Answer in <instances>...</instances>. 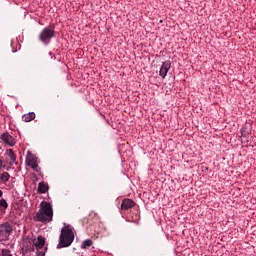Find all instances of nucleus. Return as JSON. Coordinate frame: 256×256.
Returning <instances> with one entry per match:
<instances>
[{
  "label": "nucleus",
  "instance_id": "obj_11",
  "mask_svg": "<svg viewBox=\"0 0 256 256\" xmlns=\"http://www.w3.org/2000/svg\"><path fill=\"white\" fill-rule=\"evenodd\" d=\"M33 119H35V112H29L22 116V121H25V123H29L33 121Z\"/></svg>",
  "mask_w": 256,
  "mask_h": 256
},
{
  "label": "nucleus",
  "instance_id": "obj_3",
  "mask_svg": "<svg viewBox=\"0 0 256 256\" xmlns=\"http://www.w3.org/2000/svg\"><path fill=\"white\" fill-rule=\"evenodd\" d=\"M55 37V29L46 27L39 34V40L44 43V45H49L51 39Z\"/></svg>",
  "mask_w": 256,
  "mask_h": 256
},
{
  "label": "nucleus",
  "instance_id": "obj_6",
  "mask_svg": "<svg viewBox=\"0 0 256 256\" xmlns=\"http://www.w3.org/2000/svg\"><path fill=\"white\" fill-rule=\"evenodd\" d=\"M34 243V247L37 249V253H38V256H45V254L47 253V247H45V237L43 236H38L36 240L33 241ZM44 248V251H41V249Z\"/></svg>",
  "mask_w": 256,
  "mask_h": 256
},
{
  "label": "nucleus",
  "instance_id": "obj_14",
  "mask_svg": "<svg viewBox=\"0 0 256 256\" xmlns=\"http://www.w3.org/2000/svg\"><path fill=\"white\" fill-rule=\"evenodd\" d=\"M91 245H93V240L91 239H86L82 242L81 244V249H87L89 247H91Z\"/></svg>",
  "mask_w": 256,
  "mask_h": 256
},
{
  "label": "nucleus",
  "instance_id": "obj_15",
  "mask_svg": "<svg viewBox=\"0 0 256 256\" xmlns=\"http://www.w3.org/2000/svg\"><path fill=\"white\" fill-rule=\"evenodd\" d=\"M9 205L7 204V201L5 199L0 200V211H3V209H7Z\"/></svg>",
  "mask_w": 256,
  "mask_h": 256
},
{
  "label": "nucleus",
  "instance_id": "obj_10",
  "mask_svg": "<svg viewBox=\"0 0 256 256\" xmlns=\"http://www.w3.org/2000/svg\"><path fill=\"white\" fill-rule=\"evenodd\" d=\"M48 191H49V184H47L46 182H40L38 184V193L44 194V193H47Z\"/></svg>",
  "mask_w": 256,
  "mask_h": 256
},
{
  "label": "nucleus",
  "instance_id": "obj_12",
  "mask_svg": "<svg viewBox=\"0 0 256 256\" xmlns=\"http://www.w3.org/2000/svg\"><path fill=\"white\" fill-rule=\"evenodd\" d=\"M7 155L10 158V160L12 161V163L17 165V156L15 155V152H13V149L7 150Z\"/></svg>",
  "mask_w": 256,
  "mask_h": 256
},
{
  "label": "nucleus",
  "instance_id": "obj_13",
  "mask_svg": "<svg viewBox=\"0 0 256 256\" xmlns=\"http://www.w3.org/2000/svg\"><path fill=\"white\" fill-rule=\"evenodd\" d=\"M11 179V175L8 172H3L0 174V183H7Z\"/></svg>",
  "mask_w": 256,
  "mask_h": 256
},
{
  "label": "nucleus",
  "instance_id": "obj_2",
  "mask_svg": "<svg viewBox=\"0 0 256 256\" xmlns=\"http://www.w3.org/2000/svg\"><path fill=\"white\" fill-rule=\"evenodd\" d=\"M75 241V234L73 233V228L70 225H66L62 228L59 243L57 249H63L64 247L71 246V243Z\"/></svg>",
  "mask_w": 256,
  "mask_h": 256
},
{
  "label": "nucleus",
  "instance_id": "obj_8",
  "mask_svg": "<svg viewBox=\"0 0 256 256\" xmlns=\"http://www.w3.org/2000/svg\"><path fill=\"white\" fill-rule=\"evenodd\" d=\"M169 69H171V61L167 60L162 63V66L159 71V75L160 77H162V79H165V77H167V73H169Z\"/></svg>",
  "mask_w": 256,
  "mask_h": 256
},
{
  "label": "nucleus",
  "instance_id": "obj_17",
  "mask_svg": "<svg viewBox=\"0 0 256 256\" xmlns=\"http://www.w3.org/2000/svg\"><path fill=\"white\" fill-rule=\"evenodd\" d=\"M6 165L3 162V158L0 157V173H1V169H5Z\"/></svg>",
  "mask_w": 256,
  "mask_h": 256
},
{
  "label": "nucleus",
  "instance_id": "obj_9",
  "mask_svg": "<svg viewBox=\"0 0 256 256\" xmlns=\"http://www.w3.org/2000/svg\"><path fill=\"white\" fill-rule=\"evenodd\" d=\"M135 207V201L126 198L122 201L121 209L122 211H128V209H133Z\"/></svg>",
  "mask_w": 256,
  "mask_h": 256
},
{
  "label": "nucleus",
  "instance_id": "obj_5",
  "mask_svg": "<svg viewBox=\"0 0 256 256\" xmlns=\"http://www.w3.org/2000/svg\"><path fill=\"white\" fill-rule=\"evenodd\" d=\"M26 165L31 167L33 171H36V173H41V168H39V158H37L35 155H32L30 152H28L26 156Z\"/></svg>",
  "mask_w": 256,
  "mask_h": 256
},
{
  "label": "nucleus",
  "instance_id": "obj_16",
  "mask_svg": "<svg viewBox=\"0 0 256 256\" xmlns=\"http://www.w3.org/2000/svg\"><path fill=\"white\" fill-rule=\"evenodd\" d=\"M1 253L2 256H11V250L9 249H2Z\"/></svg>",
  "mask_w": 256,
  "mask_h": 256
},
{
  "label": "nucleus",
  "instance_id": "obj_4",
  "mask_svg": "<svg viewBox=\"0 0 256 256\" xmlns=\"http://www.w3.org/2000/svg\"><path fill=\"white\" fill-rule=\"evenodd\" d=\"M13 233V226L9 222L0 225V241H9V237Z\"/></svg>",
  "mask_w": 256,
  "mask_h": 256
},
{
  "label": "nucleus",
  "instance_id": "obj_1",
  "mask_svg": "<svg viewBox=\"0 0 256 256\" xmlns=\"http://www.w3.org/2000/svg\"><path fill=\"white\" fill-rule=\"evenodd\" d=\"M33 220L39 223H51L53 221V206L51 203L42 201L38 212L34 214Z\"/></svg>",
  "mask_w": 256,
  "mask_h": 256
},
{
  "label": "nucleus",
  "instance_id": "obj_18",
  "mask_svg": "<svg viewBox=\"0 0 256 256\" xmlns=\"http://www.w3.org/2000/svg\"><path fill=\"white\" fill-rule=\"evenodd\" d=\"M3 197V191L0 190V198Z\"/></svg>",
  "mask_w": 256,
  "mask_h": 256
},
{
  "label": "nucleus",
  "instance_id": "obj_7",
  "mask_svg": "<svg viewBox=\"0 0 256 256\" xmlns=\"http://www.w3.org/2000/svg\"><path fill=\"white\" fill-rule=\"evenodd\" d=\"M0 139L5 145H9V147H15V144L17 143L15 138L8 132L1 134Z\"/></svg>",
  "mask_w": 256,
  "mask_h": 256
}]
</instances>
